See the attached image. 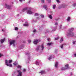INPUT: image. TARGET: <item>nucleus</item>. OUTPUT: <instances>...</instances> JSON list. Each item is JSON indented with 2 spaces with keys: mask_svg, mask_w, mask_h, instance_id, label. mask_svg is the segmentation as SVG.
Returning <instances> with one entry per match:
<instances>
[{
  "mask_svg": "<svg viewBox=\"0 0 76 76\" xmlns=\"http://www.w3.org/2000/svg\"><path fill=\"white\" fill-rule=\"evenodd\" d=\"M59 39V37H58L56 38L55 39V40H57Z\"/></svg>",
  "mask_w": 76,
  "mask_h": 76,
  "instance_id": "bb28decb",
  "label": "nucleus"
},
{
  "mask_svg": "<svg viewBox=\"0 0 76 76\" xmlns=\"http://www.w3.org/2000/svg\"><path fill=\"white\" fill-rule=\"evenodd\" d=\"M27 10L26 11V13L28 15H31V14H33L34 12L31 11V8H23L22 10V12H24L25 11H26V10Z\"/></svg>",
  "mask_w": 76,
  "mask_h": 76,
  "instance_id": "f257e3e1",
  "label": "nucleus"
},
{
  "mask_svg": "<svg viewBox=\"0 0 76 76\" xmlns=\"http://www.w3.org/2000/svg\"><path fill=\"white\" fill-rule=\"evenodd\" d=\"M47 1H48V3H50L51 2V0H47Z\"/></svg>",
  "mask_w": 76,
  "mask_h": 76,
  "instance_id": "72a5a7b5",
  "label": "nucleus"
},
{
  "mask_svg": "<svg viewBox=\"0 0 76 76\" xmlns=\"http://www.w3.org/2000/svg\"><path fill=\"white\" fill-rule=\"evenodd\" d=\"M58 63L57 62H56L55 63V68H56V69H57V67L58 66Z\"/></svg>",
  "mask_w": 76,
  "mask_h": 76,
  "instance_id": "9d476101",
  "label": "nucleus"
},
{
  "mask_svg": "<svg viewBox=\"0 0 76 76\" xmlns=\"http://www.w3.org/2000/svg\"><path fill=\"white\" fill-rule=\"evenodd\" d=\"M5 39H1L0 40L1 42V44H2V43H3V42H4V41H5Z\"/></svg>",
  "mask_w": 76,
  "mask_h": 76,
  "instance_id": "f8f14e48",
  "label": "nucleus"
},
{
  "mask_svg": "<svg viewBox=\"0 0 76 76\" xmlns=\"http://www.w3.org/2000/svg\"><path fill=\"white\" fill-rule=\"evenodd\" d=\"M74 28H72L70 30H69V33H68L67 36H70V37H73L74 35V34L72 32V31H73Z\"/></svg>",
  "mask_w": 76,
  "mask_h": 76,
  "instance_id": "7ed1b4c3",
  "label": "nucleus"
},
{
  "mask_svg": "<svg viewBox=\"0 0 76 76\" xmlns=\"http://www.w3.org/2000/svg\"><path fill=\"white\" fill-rule=\"evenodd\" d=\"M3 55L1 54H0V57H1V56H3Z\"/></svg>",
  "mask_w": 76,
  "mask_h": 76,
  "instance_id": "a19ab883",
  "label": "nucleus"
},
{
  "mask_svg": "<svg viewBox=\"0 0 76 76\" xmlns=\"http://www.w3.org/2000/svg\"><path fill=\"white\" fill-rule=\"evenodd\" d=\"M36 65H39V62L38 61H36Z\"/></svg>",
  "mask_w": 76,
  "mask_h": 76,
  "instance_id": "5701e85b",
  "label": "nucleus"
},
{
  "mask_svg": "<svg viewBox=\"0 0 76 76\" xmlns=\"http://www.w3.org/2000/svg\"><path fill=\"white\" fill-rule=\"evenodd\" d=\"M2 31H4V29H2Z\"/></svg>",
  "mask_w": 76,
  "mask_h": 76,
  "instance_id": "de8ad7c7",
  "label": "nucleus"
},
{
  "mask_svg": "<svg viewBox=\"0 0 76 76\" xmlns=\"http://www.w3.org/2000/svg\"><path fill=\"white\" fill-rule=\"evenodd\" d=\"M70 67H69V64H67L65 65V67H62L61 69V70H64L66 69H69Z\"/></svg>",
  "mask_w": 76,
  "mask_h": 76,
  "instance_id": "20e7f679",
  "label": "nucleus"
},
{
  "mask_svg": "<svg viewBox=\"0 0 76 76\" xmlns=\"http://www.w3.org/2000/svg\"><path fill=\"white\" fill-rule=\"evenodd\" d=\"M75 42H76V41H74L73 42V44H75Z\"/></svg>",
  "mask_w": 76,
  "mask_h": 76,
  "instance_id": "ea45409f",
  "label": "nucleus"
},
{
  "mask_svg": "<svg viewBox=\"0 0 76 76\" xmlns=\"http://www.w3.org/2000/svg\"><path fill=\"white\" fill-rule=\"evenodd\" d=\"M37 19H39V18H37Z\"/></svg>",
  "mask_w": 76,
  "mask_h": 76,
  "instance_id": "3c124183",
  "label": "nucleus"
},
{
  "mask_svg": "<svg viewBox=\"0 0 76 76\" xmlns=\"http://www.w3.org/2000/svg\"><path fill=\"white\" fill-rule=\"evenodd\" d=\"M61 26H62V25H61L60 26V29H61Z\"/></svg>",
  "mask_w": 76,
  "mask_h": 76,
  "instance_id": "79ce46f5",
  "label": "nucleus"
},
{
  "mask_svg": "<svg viewBox=\"0 0 76 76\" xmlns=\"http://www.w3.org/2000/svg\"><path fill=\"white\" fill-rule=\"evenodd\" d=\"M30 2H31V1H29V3H30Z\"/></svg>",
  "mask_w": 76,
  "mask_h": 76,
  "instance_id": "8fccbe9b",
  "label": "nucleus"
},
{
  "mask_svg": "<svg viewBox=\"0 0 76 76\" xmlns=\"http://www.w3.org/2000/svg\"><path fill=\"white\" fill-rule=\"evenodd\" d=\"M23 71L24 72H26V69H24L23 70Z\"/></svg>",
  "mask_w": 76,
  "mask_h": 76,
  "instance_id": "58836bf2",
  "label": "nucleus"
},
{
  "mask_svg": "<svg viewBox=\"0 0 76 76\" xmlns=\"http://www.w3.org/2000/svg\"><path fill=\"white\" fill-rule=\"evenodd\" d=\"M9 43H10V45H12V44H13V46L15 47V40H12V41L10 42H9Z\"/></svg>",
  "mask_w": 76,
  "mask_h": 76,
  "instance_id": "39448f33",
  "label": "nucleus"
},
{
  "mask_svg": "<svg viewBox=\"0 0 76 76\" xmlns=\"http://www.w3.org/2000/svg\"><path fill=\"white\" fill-rule=\"evenodd\" d=\"M55 25L57 26V25H58V23H56L55 24Z\"/></svg>",
  "mask_w": 76,
  "mask_h": 76,
  "instance_id": "c9c22d12",
  "label": "nucleus"
},
{
  "mask_svg": "<svg viewBox=\"0 0 76 76\" xmlns=\"http://www.w3.org/2000/svg\"><path fill=\"white\" fill-rule=\"evenodd\" d=\"M49 18H50V19H51L52 18H53V17H52V16L51 15H49Z\"/></svg>",
  "mask_w": 76,
  "mask_h": 76,
  "instance_id": "412c9836",
  "label": "nucleus"
},
{
  "mask_svg": "<svg viewBox=\"0 0 76 76\" xmlns=\"http://www.w3.org/2000/svg\"><path fill=\"white\" fill-rule=\"evenodd\" d=\"M20 2H22V1H25V0H19Z\"/></svg>",
  "mask_w": 76,
  "mask_h": 76,
  "instance_id": "473e14b6",
  "label": "nucleus"
},
{
  "mask_svg": "<svg viewBox=\"0 0 76 76\" xmlns=\"http://www.w3.org/2000/svg\"><path fill=\"white\" fill-rule=\"evenodd\" d=\"M18 62L15 61V62L13 63L15 65V66H16L18 64Z\"/></svg>",
  "mask_w": 76,
  "mask_h": 76,
  "instance_id": "ddd939ff",
  "label": "nucleus"
},
{
  "mask_svg": "<svg viewBox=\"0 0 76 76\" xmlns=\"http://www.w3.org/2000/svg\"><path fill=\"white\" fill-rule=\"evenodd\" d=\"M23 26H29V24H24Z\"/></svg>",
  "mask_w": 76,
  "mask_h": 76,
  "instance_id": "2eb2a0df",
  "label": "nucleus"
},
{
  "mask_svg": "<svg viewBox=\"0 0 76 76\" xmlns=\"http://www.w3.org/2000/svg\"><path fill=\"white\" fill-rule=\"evenodd\" d=\"M36 31H37L36 30H33V32H36Z\"/></svg>",
  "mask_w": 76,
  "mask_h": 76,
  "instance_id": "e433bc0d",
  "label": "nucleus"
},
{
  "mask_svg": "<svg viewBox=\"0 0 76 76\" xmlns=\"http://www.w3.org/2000/svg\"><path fill=\"white\" fill-rule=\"evenodd\" d=\"M41 18H44V15H41Z\"/></svg>",
  "mask_w": 76,
  "mask_h": 76,
  "instance_id": "f704fd0d",
  "label": "nucleus"
},
{
  "mask_svg": "<svg viewBox=\"0 0 76 76\" xmlns=\"http://www.w3.org/2000/svg\"><path fill=\"white\" fill-rule=\"evenodd\" d=\"M35 16H38V14L37 13H35L34 15Z\"/></svg>",
  "mask_w": 76,
  "mask_h": 76,
  "instance_id": "cd10ccee",
  "label": "nucleus"
},
{
  "mask_svg": "<svg viewBox=\"0 0 76 76\" xmlns=\"http://www.w3.org/2000/svg\"><path fill=\"white\" fill-rule=\"evenodd\" d=\"M53 44V43H52V42L48 43L47 44V45H48L50 46V45H51V44Z\"/></svg>",
  "mask_w": 76,
  "mask_h": 76,
  "instance_id": "a211bd4d",
  "label": "nucleus"
},
{
  "mask_svg": "<svg viewBox=\"0 0 76 76\" xmlns=\"http://www.w3.org/2000/svg\"><path fill=\"white\" fill-rule=\"evenodd\" d=\"M12 60H9V61L6 60L5 61L6 65L7 66L12 67V65L10 64V63H12Z\"/></svg>",
  "mask_w": 76,
  "mask_h": 76,
  "instance_id": "f03ea898",
  "label": "nucleus"
},
{
  "mask_svg": "<svg viewBox=\"0 0 76 76\" xmlns=\"http://www.w3.org/2000/svg\"><path fill=\"white\" fill-rule=\"evenodd\" d=\"M63 41V38H61V40L60 41V42H62Z\"/></svg>",
  "mask_w": 76,
  "mask_h": 76,
  "instance_id": "f3484780",
  "label": "nucleus"
},
{
  "mask_svg": "<svg viewBox=\"0 0 76 76\" xmlns=\"http://www.w3.org/2000/svg\"><path fill=\"white\" fill-rule=\"evenodd\" d=\"M41 48L42 50H44V45L43 44H42V45Z\"/></svg>",
  "mask_w": 76,
  "mask_h": 76,
  "instance_id": "dca6fc26",
  "label": "nucleus"
},
{
  "mask_svg": "<svg viewBox=\"0 0 76 76\" xmlns=\"http://www.w3.org/2000/svg\"><path fill=\"white\" fill-rule=\"evenodd\" d=\"M18 15V16H19V15Z\"/></svg>",
  "mask_w": 76,
  "mask_h": 76,
  "instance_id": "603ef678",
  "label": "nucleus"
},
{
  "mask_svg": "<svg viewBox=\"0 0 76 76\" xmlns=\"http://www.w3.org/2000/svg\"><path fill=\"white\" fill-rule=\"evenodd\" d=\"M41 29H42V28H41V27H39V31H41Z\"/></svg>",
  "mask_w": 76,
  "mask_h": 76,
  "instance_id": "c756f323",
  "label": "nucleus"
},
{
  "mask_svg": "<svg viewBox=\"0 0 76 76\" xmlns=\"http://www.w3.org/2000/svg\"><path fill=\"white\" fill-rule=\"evenodd\" d=\"M28 42V43H31V40H29Z\"/></svg>",
  "mask_w": 76,
  "mask_h": 76,
  "instance_id": "7c9ffc66",
  "label": "nucleus"
},
{
  "mask_svg": "<svg viewBox=\"0 0 76 76\" xmlns=\"http://www.w3.org/2000/svg\"><path fill=\"white\" fill-rule=\"evenodd\" d=\"M43 7L44 9H45L46 10L47 9V6L45 5H44L43 6Z\"/></svg>",
  "mask_w": 76,
  "mask_h": 76,
  "instance_id": "9b49d317",
  "label": "nucleus"
},
{
  "mask_svg": "<svg viewBox=\"0 0 76 76\" xmlns=\"http://www.w3.org/2000/svg\"><path fill=\"white\" fill-rule=\"evenodd\" d=\"M56 1L58 3H60V0H56Z\"/></svg>",
  "mask_w": 76,
  "mask_h": 76,
  "instance_id": "a878e982",
  "label": "nucleus"
},
{
  "mask_svg": "<svg viewBox=\"0 0 76 76\" xmlns=\"http://www.w3.org/2000/svg\"><path fill=\"white\" fill-rule=\"evenodd\" d=\"M21 67H22V66H20V65H18L17 66V68L18 69H21Z\"/></svg>",
  "mask_w": 76,
  "mask_h": 76,
  "instance_id": "aec40b11",
  "label": "nucleus"
},
{
  "mask_svg": "<svg viewBox=\"0 0 76 76\" xmlns=\"http://www.w3.org/2000/svg\"><path fill=\"white\" fill-rule=\"evenodd\" d=\"M56 31V28H55L54 30H53V31Z\"/></svg>",
  "mask_w": 76,
  "mask_h": 76,
  "instance_id": "a18cd8bd",
  "label": "nucleus"
},
{
  "mask_svg": "<svg viewBox=\"0 0 76 76\" xmlns=\"http://www.w3.org/2000/svg\"><path fill=\"white\" fill-rule=\"evenodd\" d=\"M63 44H62L61 45L60 47H61V48L62 49V48H63Z\"/></svg>",
  "mask_w": 76,
  "mask_h": 76,
  "instance_id": "393cba45",
  "label": "nucleus"
},
{
  "mask_svg": "<svg viewBox=\"0 0 76 76\" xmlns=\"http://www.w3.org/2000/svg\"><path fill=\"white\" fill-rule=\"evenodd\" d=\"M52 59V56H50L48 58V60H50Z\"/></svg>",
  "mask_w": 76,
  "mask_h": 76,
  "instance_id": "4be33fe9",
  "label": "nucleus"
},
{
  "mask_svg": "<svg viewBox=\"0 0 76 76\" xmlns=\"http://www.w3.org/2000/svg\"><path fill=\"white\" fill-rule=\"evenodd\" d=\"M50 38H48V41H50Z\"/></svg>",
  "mask_w": 76,
  "mask_h": 76,
  "instance_id": "4c0bfd02",
  "label": "nucleus"
},
{
  "mask_svg": "<svg viewBox=\"0 0 76 76\" xmlns=\"http://www.w3.org/2000/svg\"><path fill=\"white\" fill-rule=\"evenodd\" d=\"M72 72L71 73V74H70L71 75H72Z\"/></svg>",
  "mask_w": 76,
  "mask_h": 76,
  "instance_id": "09e8293b",
  "label": "nucleus"
},
{
  "mask_svg": "<svg viewBox=\"0 0 76 76\" xmlns=\"http://www.w3.org/2000/svg\"><path fill=\"white\" fill-rule=\"evenodd\" d=\"M39 48H40V46H38V47L36 48V51H38L39 50Z\"/></svg>",
  "mask_w": 76,
  "mask_h": 76,
  "instance_id": "4468645a",
  "label": "nucleus"
},
{
  "mask_svg": "<svg viewBox=\"0 0 76 76\" xmlns=\"http://www.w3.org/2000/svg\"><path fill=\"white\" fill-rule=\"evenodd\" d=\"M41 2L42 3H44V0H41Z\"/></svg>",
  "mask_w": 76,
  "mask_h": 76,
  "instance_id": "2f4dec72",
  "label": "nucleus"
},
{
  "mask_svg": "<svg viewBox=\"0 0 76 76\" xmlns=\"http://www.w3.org/2000/svg\"><path fill=\"white\" fill-rule=\"evenodd\" d=\"M30 58H31V56H29L28 57V59H29Z\"/></svg>",
  "mask_w": 76,
  "mask_h": 76,
  "instance_id": "c03bdc74",
  "label": "nucleus"
},
{
  "mask_svg": "<svg viewBox=\"0 0 76 76\" xmlns=\"http://www.w3.org/2000/svg\"><path fill=\"white\" fill-rule=\"evenodd\" d=\"M45 70H44L41 71L39 72V73H40V74H41V75H42L43 74H45Z\"/></svg>",
  "mask_w": 76,
  "mask_h": 76,
  "instance_id": "1a4fd4ad",
  "label": "nucleus"
},
{
  "mask_svg": "<svg viewBox=\"0 0 76 76\" xmlns=\"http://www.w3.org/2000/svg\"><path fill=\"white\" fill-rule=\"evenodd\" d=\"M26 54L27 55V54H28V52H27L26 53Z\"/></svg>",
  "mask_w": 76,
  "mask_h": 76,
  "instance_id": "37998d69",
  "label": "nucleus"
},
{
  "mask_svg": "<svg viewBox=\"0 0 76 76\" xmlns=\"http://www.w3.org/2000/svg\"><path fill=\"white\" fill-rule=\"evenodd\" d=\"M63 29V28H62V29Z\"/></svg>",
  "mask_w": 76,
  "mask_h": 76,
  "instance_id": "6e6d98bb",
  "label": "nucleus"
},
{
  "mask_svg": "<svg viewBox=\"0 0 76 76\" xmlns=\"http://www.w3.org/2000/svg\"><path fill=\"white\" fill-rule=\"evenodd\" d=\"M15 31H17V30H18V28L17 27H15Z\"/></svg>",
  "mask_w": 76,
  "mask_h": 76,
  "instance_id": "c85d7f7f",
  "label": "nucleus"
},
{
  "mask_svg": "<svg viewBox=\"0 0 76 76\" xmlns=\"http://www.w3.org/2000/svg\"><path fill=\"white\" fill-rule=\"evenodd\" d=\"M74 55H75V57H76V54H74Z\"/></svg>",
  "mask_w": 76,
  "mask_h": 76,
  "instance_id": "49530a36",
  "label": "nucleus"
},
{
  "mask_svg": "<svg viewBox=\"0 0 76 76\" xmlns=\"http://www.w3.org/2000/svg\"><path fill=\"white\" fill-rule=\"evenodd\" d=\"M70 20V17H69L67 19V22H69Z\"/></svg>",
  "mask_w": 76,
  "mask_h": 76,
  "instance_id": "6ab92c4d",
  "label": "nucleus"
},
{
  "mask_svg": "<svg viewBox=\"0 0 76 76\" xmlns=\"http://www.w3.org/2000/svg\"><path fill=\"white\" fill-rule=\"evenodd\" d=\"M40 41H41V40L40 39H36L34 41L33 43L34 44H37L39 42H40Z\"/></svg>",
  "mask_w": 76,
  "mask_h": 76,
  "instance_id": "423d86ee",
  "label": "nucleus"
},
{
  "mask_svg": "<svg viewBox=\"0 0 76 76\" xmlns=\"http://www.w3.org/2000/svg\"><path fill=\"white\" fill-rule=\"evenodd\" d=\"M56 5H54L53 6V9H56Z\"/></svg>",
  "mask_w": 76,
  "mask_h": 76,
  "instance_id": "b1692460",
  "label": "nucleus"
},
{
  "mask_svg": "<svg viewBox=\"0 0 76 76\" xmlns=\"http://www.w3.org/2000/svg\"><path fill=\"white\" fill-rule=\"evenodd\" d=\"M34 22V21H33V22Z\"/></svg>",
  "mask_w": 76,
  "mask_h": 76,
  "instance_id": "864d4df0",
  "label": "nucleus"
},
{
  "mask_svg": "<svg viewBox=\"0 0 76 76\" xmlns=\"http://www.w3.org/2000/svg\"><path fill=\"white\" fill-rule=\"evenodd\" d=\"M12 4H13V2H12Z\"/></svg>",
  "mask_w": 76,
  "mask_h": 76,
  "instance_id": "5fc2aeb1",
  "label": "nucleus"
},
{
  "mask_svg": "<svg viewBox=\"0 0 76 76\" xmlns=\"http://www.w3.org/2000/svg\"><path fill=\"white\" fill-rule=\"evenodd\" d=\"M5 7H6V8H7V9H10V8H11V6L8 5L7 4H5Z\"/></svg>",
  "mask_w": 76,
  "mask_h": 76,
  "instance_id": "6e6552de",
  "label": "nucleus"
},
{
  "mask_svg": "<svg viewBox=\"0 0 76 76\" xmlns=\"http://www.w3.org/2000/svg\"><path fill=\"white\" fill-rule=\"evenodd\" d=\"M66 6V5L65 4H63L62 5H61V6L58 7V9H61V8H62L63 7H65Z\"/></svg>",
  "mask_w": 76,
  "mask_h": 76,
  "instance_id": "0eeeda50",
  "label": "nucleus"
}]
</instances>
